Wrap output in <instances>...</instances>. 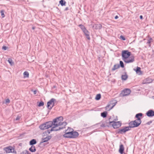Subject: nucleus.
<instances>
[{
    "instance_id": "obj_43",
    "label": "nucleus",
    "mask_w": 154,
    "mask_h": 154,
    "mask_svg": "<svg viewBox=\"0 0 154 154\" xmlns=\"http://www.w3.org/2000/svg\"><path fill=\"white\" fill-rule=\"evenodd\" d=\"M7 47L6 46H3L2 47V49L4 50H6L7 49Z\"/></svg>"
},
{
    "instance_id": "obj_16",
    "label": "nucleus",
    "mask_w": 154,
    "mask_h": 154,
    "mask_svg": "<svg viewBox=\"0 0 154 154\" xmlns=\"http://www.w3.org/2000/svg\"><path fill=\"white\" fill-rule=\"evenodd\" d=\"M93 28L96 29H100L102 28V26L100 24H95L93 26Z\"/></svg>"
},
{
    "instance_id": "obj_48",
    "label": "nucleus",
    "mask_w": 154,
    "mask_h": 154,
    "mask_svg": "<svg viewBox=\"0 0 154 154\" xmlns=\"http://www.w3.org/2000/svg\"><path fill=\"white\" fill-rule=\"evenodd\" d=\"M69 10V8L68 7H66L64 9V11H67Z\"/></svg>"
},
{
    "instance_id": "obj_4",
    "label": "nucleus",
    "mask_w": 154,
    "mask_h": 154,
    "mask_svg": "<svg viewBox=\"0 0 154 154\" xmlns=\"http://www.w3.org/2000/svg\"><path fill=\"white\" fill-rule=\"evenodd\" d=\"M130 127L129 126L124 127L122 128H119L118 129L117 133L119 134H123L125 133L126 132L130 130Z\"/></svg>"
},
{
    "instance_id": "obj_38",
    "label": "nucleus",
    "mask_w": 154,
    "mask_h": 154,
    "mask_svg": "<svg viewBox=\"0 0 154 154\" xmlns=\"http://www.w3.org/2000/svg\"><path fill=\"white\" fill-rule=\"evenodd\" d=\"M51 132V131L50 130H49L46 131L45 133L46 135H48Z\"/></svg>"
},
{
    "instance_id": "obj_2",
    "label": "nucleus",
    "mask_w": 154,
    "mask_h": 154,
    "mask_svg": "<svg viewBox=\"0 0 154 154\" xmlns=\"http://www.w3.org/2000/svg\"><path fill=\"white\" fill-rule=\"evenodd\" d=\"M141 121H137L135 120L134 121H132L130 122L129 123V126L130 127V128H134L138 127L141 124Z\"/></svg>"
},
{
    "instance_id": "obj_28",
    "label": "nucleus",
    "mask_w": 154,
    "mask_h": 154,
    "mask_svg": "<svg viewBox=\"0 0 154 154\" xmlns=\"http://www.w3.org/2000/svg\"><path fill=\"white\" fill-rule=\"evenodd\" d=\"M8 61L11 66L14 65V63L11 59L9 58Z\"/></svg>"
},
{
    "instance_id": "obj_8",
    "label": "nucleus",
    "mask_w": 154,
    "mask_h": 154,
    "mask_svg": "<svg viewBox=\"0 0 154 154\" xmlns=\"http://www.w3.org/2000/svg\"><path fill=\"white\" fill-rule=\"evenodd\" d=\"M56 100L54 98H52L50 100H49L47 103V107L48 109L49 110L51 109V105L54 102H55Z\"/></svg>"
},
{
    "instance_id": "obj_1",
    "label": "nucleus",
    "mask_w": 154,
    "mask_h": 154,
    "mask_svg": "<svg viewBox=\"0 0 154 154\" xmlns=\"http://www.w3.org/2000/svg\"><path fill=\"white\" fill-rule=\"evenodd\" d=\"M63 118L62 116L57 117L53 119L52 122L49 121L44 123L39 126L41 130H45L51 127L53 125L58 127L62 125L61 122L63 121Z\"/></svg>"
},
{
    "instance_id": "obj_20",
    "label": "nucleus",
    "mask_w": 154,
    "mask_h": 154,
    "mask_svg": "<svg viewBox=\"0 0 154 154\" xmlns=\"http://www.w3.org/2000/svg\"><path fill=\"white\" fill-rule=\"evenodd\" d=\"M134 70L135 71L136 73L139 75L142 74V72L141 71L140 68V67H137L136 69H134Z\"/></svg>"
},
{
    "instance_id": "obj_55",
    "label": "nucleus",
    "mask_w": 154,
    "mask_h": 154,
    "mask_svg": "<svg viewBox=\"0 0 154 154\" xmlns=\"http://www.w3.org/2000/svg\"><path fill=\"white\" fill-rule=\"evenodd\" d=\"M54 87V88H55V86H54V87Z\"/></svg>"
},
{
    "instance_id": "obj_12",
    "label": "nucleus",
    "mask_w": 154,
    "mask_h": 154,
    "mask_svg": "<svg viewBox=\"0 0 154 154\" xmlns=\"http://www.w3.org/2000/svg\"><path fill=\"white\" fill-rule=\"evenodd\" d=\"M146 115L149 117H151L154 116V111L150 109L148 110L146 113Z\"/></svg>"
},
{
    "instance_id": "obj_34",
    "label": "nucleus",
    "mask_w": 154,
    "mask_h": 154,
    "mask_svg": "<svg viewBox=\"0 0 154 154\" xmlns=\"http://www.w3.org/2000/svg\"><path fill=\"white\" fill-rule=\"evenodd\" d=\"M44 102L43 101H42L40 102L39 103V104L38 105V106L39 107L41 106H44Z\"/></svg>"
},
{
    "instance_id": "obj_36",
    "label": "nucleus",
    "mask_w": 154,
    "mask_h": 154,
    "mask_svg": "<svg viewBox=\"0 0 154 154\" xmlns=\"http://www.w3.org/2000/svg\"><path fill=\"white\" fill-rule=\"evenodd\" d=\"M83 32L84 33L85 35L86 34H89V31L86 29H85V30H84V31Z\"/></svg>"
},
{
    "instance_id": "obj_27",
    "label": "nucleus",
    "mask_w": 154,
    "mask_h": 154,
    "mask_svg": "<svg viewBox=\"0 0 154 154\" xmlns=\"http://www.w3.org/2000/svg\"><path fill=\"white\" fill-rule=\"evenodd\" d=\"M78 26L80 27V28L82 30V31H83L84 30H85L86 29L85 27L83 25L80 24L78 25Z\"/></svg>"
},
{
    "instance_id": "obj_15",
    "label": "nucleus",
    "mask_w": 154,
    "mask_h": 154,
    "mask_svg": "<svg viewBox=\"0 0 154 154\" xmlns=\"http://www.w3.org/2000/svg\"><path fill=\"white\" fill-rule=\"evenodd\" d=\"M143 116V114L141 113H139L137 114L135 116V118L137 119V120L139 121H141V118H140L141 117H142Z\"/></svg>"
},
{
    "instance_id": "obj_50",
    "label": "nucleus",
    "mask_w": 154,
    "mask_h": 154,
    "mask_svg": "<svg viewBox=\"0 0 154 154\" xmlns=\"http://www.w3.org/2000/svg\"><path fill=\"white\" fill-rule=\"evenodd\" d=\"M140 19H143V17L142 15H140Z\"/></svg>"
},
{
    "instance_id": "obj_42",
    "label": "nucleus",
    "mask_w": 154,
    "mask_h": 154,
    "mask_svg": "<svg viewBox=\"0 0 154 154\" xmlns=\"http://www.w3.org/2000/svg\"><path fill=\"white\" fill-rule=\"evenodd\" d=\"M10 102V100L9 99H7L6 100H5V103H9Z\"/></svg>"
},
{
    "instance_id": "obj_22",
    "label": "nucleus",
    "mask_w": 154,
    "mask_h": 154,
    "mask_svg": "<svg viewBox=\"0 0 154 154\" xmlns=\"http://www.w3.org/2000/svg\"><path fill=\"white\" fill-rule=\"evenodd\" d=\"M29 150L31 152H33L36 151V149L34 146H32L29 149Z\"/></svg>"
},
{
    "instance_id": "obj_33",
    "label": "nucleus",
    "mask_w": 154,
    "mask_h": 154,
    "mask_svg": "<svg viewBox=\"0 0 154 154\" xmlns=\"http://www.w3.org/2000/svg\"><path fill=\"white\" fill-rule=\"evenodd\" d=\"M119 67H121L122 68H124V64L123 62L122 61H120L119 62Z\"/></svg>"
},
{
    "instance_id": "obj_13",
    "label": "nucleus",
    "mask_w": 154,
    "mask_h": 154,
    "mask_svg": "<svg viewBox=\"0 0 154 154\" xmlns=\"http://www.w3.org/2000/svg\"><path fill=\"white\" fill-rule=\"evenodd\" d=\"M51 136L50 135H48L47 137L45 138H42V141L40 142V144L46 142L49 140L51 138Z\"/></svg>"
},
{
    "instance_id": "obj_45",
    "label": "nucleus",
    "mask_w": 154,
    "mask_h": 154,
    "mask_svg": "<svg viewBox=\"0 0 154 154\" xmlns=\"http://www.w3.org/2000/svg\"><path fill=\"white\" fill-rule=\"evenodd\" d=\"M55 102H53V103L51 105L52 106H51V109H52V108L55 105H54V104H55Z\"/></svg>"
},
{
    "instance_id": "obj_3",
    "label": "nucleus",
    "mask_w": 154,
    "mask_h": 154,
    "mask_svg": "<svg viewBox=\"0 0 154 154\" xmlns=\"http://www.w3.org/2000/svg\"><path fill=\"white\" fill-rule=\"evenodd\" d=\"M131 54V52H129L128 50L122 51V60L124 61L126 60L130 56Z\"/></svg>"
},
{
    "instance_id": "obj_23",
    "label": "nucleus",
    "mask_w": 154,
    "mask_h": 154,
    "mask_svg": "<svg viewBox=\"0 0 154 154\" xmlns=\"http://www.w3.org/2000/svg\"><path fill=\"white\" fill-rule=\"evenodd\" d=\"M119 68V64H115L113 68L112 69V70L113 71L115 70L116 69H117Z\"/></svg>"
},
{
    "instance_id": "obj_52",
    "label": "nucleus",
    "mask_w": 154,
    "mask_h": 154,
    "mask_svg": "<svg viewBox=\"0 0 154 154\" xmlns=\"http://www.w3.org/2000/svg\"><path fill=\"white\" fill-rule=\"evenodd\" d=\"M35 28V26H32V29H33V30H34Z\"/></svg>"
},
{
    "instance_id": "obj_17",
    "label": "nucleus",
    "mask_w": 154,
    "mask_h": 154,
    "mask_svg": "<svg viewBox=\"0 0 154 154\" xmlns=\"http://www.w3.org/2000/svg\"><path fill=\"white\" fill-rule=\"evenodd\" d=\"M124 146L123 144H121L119 146V152L121 154H123L124 153Z\"/></svg>"
},
{
    "instance_id": "obj_26",
    "label": "nucleus",
    "mask_w": 154,
    "mask_h": 154,
    "mask_svg": "<svg viewBox=\"0 0 154 154\" xmlns=\"http://www.w3.org/2000/svg\"><path fill=\"white\" fill-rule=\"evenodd\" d=\"M24 78H28L29 76V73L26 71L24 72L23 74Z\"/></svg>"
},
{
    "instance_id": "obj_37",
    "label": "nucleus",
    "mask_w": 154,
    "mask_h": 154,
    "mask_svg": "<svg viewBox=\"0 0 154 154\" xmlns=\"http://www.w3.org/2000/svg\"><path fill=\"white\" fill-rule=\"evenodd\" d=\"M1 16L2 18H3L5 17V14H4V11L3 10H2L1 11Z\"/></svg>"
},
{
    "instance_id": "obj_21",
    "label": "nucleus",
    "mask_w": 154,
    "mask_h": 154,
    "mask_svg": "<svg viewBox=\"0 0 154 154\" xmlns=\"http://www.w3.org/2000/svg\"><path fill=\"white\" fill-rule=\"evenodd\" d=\"M128 78V75L127 74L126 72H125V75H122L121 76L122 80H126Z\"/></svg>"
},
{
    "instance_id": "obj_54",
    "label": "nucleus",
    "mask_w": 154,
    "mask_h": 154,
    "mask_svg": "<svg viewBox=\"0 0 154 154\" xmlns=\"http://www.w3.org/2000/svg\"><path fill=\"white\" fill-rule=\"evenodd\" d=\"M153 97V99H154V97Z\"/></svg>"
},
{
    "instance_id": "obj_51",
    "label": "nucleus",
    "mask_w": 154,
    "mask_h": 154,
    "mask_svg": "<svg viewBox=\"0 0 154 154\" xmlns=\"http://www.w3.org/2000/svg\"><path fill=\"white\" fill-rule=\"evenodd\" d=\"M71 129H73L72 128H70L68 127V128L67 129H69L68 132H70V131Z\"/></svg>"
},
{
    "instance_id": "obj_9",
    "label": "nucleus",
    "mask_w": 154,
    "mask_h": 154,
    "mask_svg": "<svg viewBox=\"0 0 154 154\" xmlns=\"http://www.w3.org/2000/svg\"><path fill=\"white\" fill-rule=\"evenodd\" d=\"M71 130H72V132L70 138H75L77 137L79 135L78 133L76 131H74L73 129Z\"/></svg>"
},
{
    "instance_id": "obj_35",
    "label": "nucleus",
    "mask_w": 154,
    "mask_h": 154,
    "mask_svg": "<svg viewBox=\"0 0 154 154\" xmlns=\"http://www.w3.org/2000/svg\"><path fill=\"white\" fill-rule=\"evenodd\" d=\"M106 126L109 127V125L106 124L105 123H103L100 125V127H105Z\"/></svg>"
},
{
    "instance_id": "obj_44",
    "label": "nucleus",
    "mask_w": 154,
    "mask_h": 154,
    "mask_svg": "<svg viewBox=\"0 0 154 154\" xmlns=\"http://www.w3.org/2000/svg\"><path fill=\"white\" fill-rule=\"evenodd\" d=\"M152 121H150L146 123V124L147 125H149L150 124H151L152 122Z\"/></svg>"
},
{
    "instance_id": "obj_6",
    "label": "nucleus",
    "mask_w": 154,
    "mask_h": 154,
    "mask_svg": "<svg viewBox=\"0 0 154 154\" xmlns=\"http://www.w3.org/2000/svg\"><path fill=\"white\" fill-rule=\"evenodd\" d=\"M109 124H111V125L114 128H117L120 127L122 123L120 122H115L114 121L109 122Z\"/></svg>"
},
{
    "instance_id": "obj_10",
    "label": "nucleus",
    "mask_w": 154,
    "mask_h": 154,
    "mask_svg": "<svg viewBox=\"0 0 154 154\" xmlns=\"http://www.w3.org/2000/svg\"><path fill=\"white\" fill-rule=\"evenodd\" d=\"M69 129H67L65 131V134L63 135V136L65 138H70L71 136L72 130H70V132H68Z\"/></svg>"
},
{
    "instance_id": "obj_46",
    "label": "nucleus",
    "mask_w": 154,
    "mask_h": 154,
    "mask_svg": "<svg viewBox=\"0 0 154 154\" xmlns=\"http://www.w3.org/2000/svg\"><path fill=\"white\" fill-rule=\"evenodd\" d=\"M20 119V117L19 116H17V117L16 119V120H18Z\"/></svg>"
},
{
    "instance_id": "obj_32",
    "label": "nucleus",
    "mask_w": 154,
    "mask_h": 154,
    "mask_svg": "<svg viewBox=\"0 0 154 154\" xmlns=\"http://www.w3.org/2000/svg\"><path fill=\"white\" fill-rule=\"evenodd\" d=\"M20 154H31L27 150H25L23 151L20 153Z\"/></svg>"
},
{
    "instance_id": "obj_30",
    "label": "nucleus",
    "mask_w": 154,
    "mask_h": 154,
    "mask_svg": "<svg viewBox=\"0 0 154 154\" xmlns=\"http://www.w3.org/2000/svg\"><path fill=\"white\" fill-rule=\"evenodd\" d=\"M101 95L100 94H97L96 95L95 99L97 100H99L101 98Z\"/></svg>"
},
{
    "instance_id": "obj_49",
    "label": "nucleus",
    "mask_w": 154,
    "mask_h": 154,
    "mask_svg": "<svg viewBox=\"0 0 154 154\" xmlns=\"http://www.w3.org/2000/svg\"><path fill=\"white\" fill-rule=\"evenodd\" d=\"M119 18V17L117 15H116V16L115 17V19H117L118 18Z\"/></svg>"
},
{
    "instance_id": "obj_31",
    "label": "nucleus",
    "mask_w": 154,
    "mask_h": 154,
    "mask_svg": "<svg viewBox=\"0 0 154 154\" xmlns=\"http://www.w3.org/2000/svg\"><path fill=\"white\" fill-rule=\"evenodd\" d=\"M111 117L110 116V118H109V119L107 120H106L105 122V123L106 124H107L108 125H109V126H110L111 125V124H109V122H111V121H110V119H111Z\"/></svg>"
},
{
    "instance_id": "obj_5",
    "label": "nucleus",
    "mask_w": 154,
    "mask_h": 154,
    "mask_svg": "<svg viewBox=\"0 0 154 154\" xmlns=\"http://www.w3.org/2000/svg\"><path fill=\"white\" fill-rule=\"evenodd\" d=\"M4 150L6 153L13 152L15 154H16L17 153V152L15 150L14 148L11 146H9L8 147H5L4 148Z\"/></svg>"
},
{
    "instance_id": "obj_18",
    "label": "nucleus",
    "mask_w": 154,
    "mask_h": 154,
    "mask_svg": "<svg viewBox=\"0 0 154 154\" xmlns=\"http://www.w3.org/2000/svg\"><path fill=\"white\" fill-rule=\"evenodd\" d=\"M117 102L115 103H113V104H114L112 105V106L110 107V105L108 104V105L106 107V110L107 111H109L111 109H112L113 107L116 105V103Z\"/></svg>"
},
{
    "instance_id": "obj_11",
    "label": "nucleus",
    "mask_w": 154,
    "mask_h": 154,
    "mask_svg": "<svg viewBox=\"0 0 154 154\" xmlns=\"http://www.w3.org/2000/svg\"><path fill=\"white\" fill-rule=\"evenodd\" d=\"M134 61V56L129 57L127 59L124 61L126 63H129L133 62Z\"/></svg>"
},
{
    "instance_id": "obj_53",
    "label": "nucleus",
    "mask_w": 154,
    "mask_h": 154,
    "mask_svg": "<svg viewBox=\"0 0 154 154\" xmlns=\"http://www.w3.org/2000/svg\"><path fill=\"white\" fill-rule=\"evenodd\" d=\"M118 120V119H115L114 120H115V122H116V120Z\"/></svg>"
},
{
    "instance_id": "obj_29",
    "label": "nucleus",
    "mask_w": 154,
    "mask_h": 154,
    "mask_svg": "<svg viewBox=\"0 0 154 154\" xmlns=\"http://www.w3.org/2000/svg\"><path fill=\"white\" fill-rule=\"evenodd\" d=\"M152 41V38L150 37L149 38V39H148V41L147 42V44H149V47L151 46L150 43Z\"/></svg>"
},
{
    "instance_id": "obj_39",
    "label": "nucleus",
    "mask_w": 154,
    "mask_h": 154,
    "mask_svg": "<svg viewBox=\"0 0 154 154\" xmlns=\"http://www.w3.org/2000/svg\"><path fill=\"white\" fill-rule=\"evenodd\" d=\"M61 124H62V125H63L64 126L63 127H64V128H65V126L67 125V123L66 122H61Z\"/></svg>"
},
{
    "instance_id": "obj_40",
    "label": "nucleus",
    "mask_w": 154,
    "mask_h": 154,
    "mask_svg": "<svg viewBox=\"0 0 154 154\" xmlns=\"http://www.w3.org/2000/svg\"><path fill=\"white\" fill-rule=\"evenodd\" d=\"M120 38L124 41L126 39L125 37L122 35H121L120 36Z\"/></svg>"
},
{
    "instance_id": "obj_19",
    "label": "nucleus",
    "mask_w": 154,
    "mask_h": 154,
    "mask_svg": "<svg viewBox=\"0 0 154 154\" xmlns=\"http://www.w3.org/2000/svg\"><path fill=\"white\" fill-rule=\"evenodd\" d=\"M37 143V141L35 139H32L29 142V144L31 146H34V145Z\"/></svg>"
},
{
    "instance_id": "obj_25",
    "label": "nucleus",
    "mask_w": 154,
    "mask_h": 154,
    "mask_svg": "<svg viewBox=\"0 0 154 154\" xmlns=\"http://www.w3.org/2000/svg\"><path fill=\"white\" fill-rule=\"evenodd\" d=\"M107 114V112L106 111H105L101 113V116L103 118H105L106 117Z\"/></svg>"
},
{
    "instance_id": "obj_7",
    "label": "nucleus",
    "mask_w": 154,
    "mask_h": 154,
    "mask_svg": "<svg viewBox=\"0 0 154 154\" xmlns=\"http://www.w3.org/2000/svg\"><path fill=\"white\" fill-rule=\"evenodd\" d=\"M131 92V91L130 89L126 88L120 94L121 96H125L128 95Z\"/></svg>"
},
{
    "instance_id": "obj_47",
    "label": "nucleus",
    "mask_w": 154,
    "mask_h": 154,
    "mask_svg": "<svg viewBox=\"0 0 154 154\" xmlns=\"http://www.w3.org/2000/svg\"><path fill=\"white\" fill-rule=\"evenodd\" d=\"M32 91H33V93L34 94H35L37 92V91L36 90H32Z\"/></svg>"
},
{
    "instance_id": "obj_57",
    "label": "nucleus",
    "mask_w": 154,
    "mask_h": 154,
    "mask_svg": "<svg viewBox=\"0 0 154 154\" xmlns=\"http://www.w3.org/2000/svg\"><path fill=\"white\" fill-rule=\"evenodd\" d=\"M124 154H125V153H124Z\"/></svg>"
},
{
    "instance_id": "obj_41",
    "label": "nucleus",
    "mask_w": 154,
    "mask_h": 154,
    "mask_svg": "<svg viewBox=\"0 0 154 154\" xmlns=\"http://www.w3.org/2000/svg\"><path fill=\"white\" fill-rule=\"evenodd\" d=\"M85 35L86 36V38H87V39L88 40H90V37L89 34H86V35Z\"/></svg>"
},
{
    "instance_id": "obj_14",
    "label": "nucleus",
    "mask_w": 154,
    "mask_h": 154,
    "mask_svg": "<svg viewBox=\"0 0 154 154\" xmlns=\"http://www.w3.org/2000/svg\"><path fill=\"white\" fill-rule=\"evenodd\" d=\"M54 126L52 127L50 129L51 131H57L61 129H63L64 128V127H60L58 128H57V127H55V125H54Z\"/></svg>"
},
{
    "instance_id": "obj_24",
    "label": "nucleus",
    "mask_w": 154,
    "mask_h": 154,
    "mask_svg": "<svg viewBox=\"0 0 154 154\" xmlns=\"http://www.w3.org/2000/svg\"><path fill=\"white\" fill-rule=\"evenodd\" d=\"M59 3L63 6L66 5V2L65 0H61L59 1Z\"/></svg>"
},
{
    "instance_id": "obj_56",
    "label": "nucleus",
    "mask_w": 154,
    "mask_h": 154,
    "mask_svg": "<svg viewBox=\"0 0 154 154\" xmlns=\"http://www.w3.org/2000/svg\"><path fill=\"white\" fill-rule=\"evenodd\" d=\"M48 143H48H48H47V144H48Z\"/></svg>"
}]
</instances>
